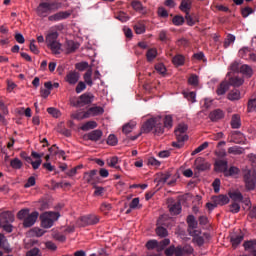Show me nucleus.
Here are the masks:
<instances>
[{
    "label": "nucleus",
    "instance_id": "nucleus-30",
    "mask_svg": "<svg viewBox=\"0 0 256 256\" xmlns=\"http://www.w3.org/2000/svg\"><path fill=\"white\" fill-rule=\"evenodd\" d=\"M228 99L229 101H239V99H241V91L233 89L228 93Z\"/></svg>",
    "mask_w": 256,
    "mask_h": 256
},
{
    "label": "nucleus",
    "instance_id": "nucleus-46",
    "mask_svg": "<svg viewBox=\"0 0 256 256\" xmlns=\"http://www.w3.org/2000/svg\"><path fill=\"white\" fill-rule=\"evenodd\" d=\"M171 243V240L169 238H165L164 240L158 242V253H161V251L165 250V247H167Z\"/></svg>",
    "mask_w": 256,
    "mask_h": 256
},
{
    "label": "nucleus",
    "instance_id": "nucleus-64",
    "mask_svg": "<svg viewBox=\"0 0 256 256\" xmlns=\"http://www.w3.org/2000/svg\"><path fill=\"white\" fill-rule=\"evenodd\" d=\"M184 96L189 100L191 101V103H195V98L197 97V95L195 94V92H187V93H184Z\"/></svg>",
    "mask_w": 256,
    "mask_h": 256
},
{
    "label": "nucleus",
    "instance_id": "nucleus-9",
    "mask_svg": "<svg viewBox=\"0 0 256 256\" xmlns=\"http://www.w3.org/2000/svg\"><path fill=\"white\" fill-rule=\"evenodd\" d=\"M194 251L195 250L193 249V247L189 244H186L184 246H177L176 256L193 255Z\"/></svg>",
    "mask_w": 256,
    "mask_h": 256
},
{
    "label": "nucleus",
    "instance_id": "nucleus-47",
    "mask_svg": "<svg viewBox=\"0 0 256 256\" xmlns=\"http://www.w3.org/2000/svg\"><path fill=\"white\" fill-rule=\"evenodd\" d=\"M10 167H12V169H21V167H23V162H21L19 158H14L10 161Z\"/></svg>",
    "mask_w": 256,
    "mask_h": 256
},
{
    "label": "nucleus",
    "instance_id": "nucleus-60",
    "mask_svg": "<svg viewBox=\"0 0 256 256\" xmlns=\"http://www.w3.org/2000/svg\"><path fill=\"white\" fill-rule=\"evenodd\" d=\"M29 215V209H22L17 213V217L20 220L25 219Z\"/></svg>",
    "mask_w": 256,
    "mask_h": 256
},
{
    "label": "nucleus",
    "instance_id": "nucleus-37",
    "mask_svg": "<svg viewBox=\"0 0 256 256\" xmlns=\"http://www.w3.org/2000/svg\"><path fill=\"white\" fill-rule=\"evenodd\" d=\"M248 113H256V95L248 100Z\"/></svg>",
    "mask_w": 256,
    "mask_h": 256
},
{
    "label": "nucleus",
    "instance_id": "nucleus-55",
    "mask_svg": "<svg viewBox=\"0 0 256 256\" xmlns=\"http://www.w3.org/2000/svg\"><path fill=\"white\" fill-rule=\"evenodd\" d=\"M116 19H118V21H121V23H127V21L129 20V15H127V13L125 12H119L116 16Z\"/></svg>",
    "mask_w": 256,
    "mask_h": 256
},
{
    "label": "nucleus",
    "instance_id": "nucleus-58",
    "mask_svg": "<svg viewBox=\"0 0 256 256\" xmlns=\"http://www.w3.org/2000/svg\"><path fill=\"white\" fill-rule=\"evenodd\" d=\"M230 213H239L241 211V206L237 202H233L230 206Z\"/></svg>",
    "mask_w": 256,
    "mask_h": 256
},
{
    "label": "nucleus",
    "instance_id": "nucleus-52",
    "mask_svg": "<svg viewBox=\"0 0 256 256\" xmlns=\"http://www.w3.org/2000/svg\"><path fill=\"white\" fill-rule=\"evenodd\" d=\"M185 19L187 21V25H189L190 27H193V25H195L197 23V17H193L189 14V12L186 14Z\"/></svg>",
    "mask_w": 256,
    "mask_h": 256
},
{
    "label": "nucleus",
    "instance_id": "nucleus-16",
    "mask_svg": "<svg viewBox=\"0 0 256 256\" xmlns=\"http://www.w3.org/2000/svg\"><path fill=\"white\" fill-rule=\"evenodd\" d=\"M96 175H97V170H95V169L91 170L90 172H85L84 180L89 185H97V177H95Z\"/></svg>",
    "mask_w": 256,
    "mask_h": 256
},
{
    "label": "nucleus",
    "instance_id": "nucleus-18",
    "mask_svg": "<svg viewBox=\"0 0 256 256\" xmlns=\"http://www.w3.org/2000/svg\"><path fill=\"white\" fill-rule=\"evenodd\" d=\"M101 137H103V131H101L100 129H96L91 131L90 133L87 134V139L89 141H99L101 140Z\"/></svg>",
    "mask_w": 256,
    "mask_h": 256
},
{
    "label": "nucleus",
    "instance_id": "nucleus-33",
    "mask_svg": "<svg viewBox=\"0 0 256 256\" xmlns=\"http://www.w3.org/2000/svg\"><path fill=\"white\" fill-rule=\"evenodd\" d=\"M243 246L245 251H250V253H252L253 251H256V240L246 241Z\"/></svg>",
    "mask_w": 256,
    "mask_h": 256
},
{
    "label": "nucleus",
    "instance_id": "nucleus-32",
    "mask_svg": "<svg viewBox=\"0 0 256 256\" xmlns=\"http://www.w3.org/2000/svg\"><path fill=\"white\" fill-rule=\"evenodd\" d=\"M161 118H156V124L154 126V135H163L164 133V127L163 124L160 123Z\"/></svg>",
    "mask_w": 256,
    "mask_h": 256
},
{
    "label": "nucleus",
    "instance_id": "nucleus-35",
    "mask_svg": "<svg viewBox=\"0 0 256 256\" xmlns=\"http://www.w3.org/2000/svg\"><path fill=\"white\" fill-rule=\"evenodd\" d=\"M92 76H93V70L90 68L84 74V81L87 85H89V87H93V80L91 78Z\"/></svg>",
    "mask_w": 256,
    "mask_h": 256
},
{
    "label": "nucleus",
    "instance_id": "nucleus-38",
    "mask_svg": "<svg viewBox=\"0 0 256 256\" xmlns=\"http://www.w3.org/2000/svg\"><path fill=\"white\" fill-rule=\"evenodd\" d=\"M169 210L172 215H179L181 213V202H175L170 206Z\"/></svg>",
    "mask_w": 256,
    "mask_h": 256
},
{
    "label": "nucleus",
    "instance_id": "nucleus-45",
    "mask_svg": "<svg viewBox=\"0 0 256 256\" xmlns=\"http://www.w3.org/2000/svg\"><path fill=\"white\" fill-rule=\"evenodd\" d=\"M145 24L142 22H138L136 25H134V30L137 35H142V33H145Z\"/></svg>",
    "mask_w": 256,
    "mask_h": 256
},
{
    "label": "nucleus",
    "instance_id": "nucleus-26",
    "mask_svg": "<svg viewBox=\"0 0 256 256\" xmlns=\"http://www.w3.org/2000/svg\"><path fill=\"white\" fill-rule=\"evenodd\" d=\"M49 49L52 51L53 55H61L63 49L61 48V43L54 42L53 44L48 45Z\"/></svg>",
    "mask_w": 256,
    "mask_h": 256
},
{
    "label": "nucleus",
    "instance_id": "nucleus-11",
    "mask_svg": "<svg viewBox=\"0 0 256 256\" xmlns=\"http://www.w3.org/2000/svg\"><path fill=\"white\" fill-rule=\"evenodd\" d=\"M39 218V212L34 211L29 214L23 221L24 227H33L35 225L37 219Z\"/></svg>",
    "mask_w": 256,
    "mask_h": 256
},
{
    "label": "nucleus",
    "instance_id": "nucleus-7",
    "mask_svg": "<svg viewBox=\"0 0 256 256\" xmlns=\"http://www.w3.org/2000/svg\"><path fill=\"white\" fill-rule=\"evenodd\" d=\"M79 79H81V74L77 71H69L65 77V81L68 85H77Z\"/></svg>",
    "mask_w": 256,
    "mask_h": 256
},
{
    "label": "nucleus",
    "instance_id": "nucleus-29",
    "mask_svg": "<svg viewBox=\"0 0 256 256\" xmlns=\"http://www.w3.org/2000/svg\"><path fill=\"white\" fill-rule=\"evenodd\" d=\"M229 82H221L220 85L218 86L216 93L217 95H225V93H227V91H229Z\"/></svg>",
    "mask_w": 256,
    "mask_h": 256
},
{
    "label": "nucleus",
    "instance_id": "nucleus-10",
    "mask_svg": "<svg viewBox=\"0 0 256 256\" xmlns=\"http://www.w3.org/2000/svg\"><path fill=\"white\" fill-rule=\"evenodd\" d=\"M105 113V109L101 106H92L85 112V117H97L99 115H103Z\"/></svg>",
    "mask_w": 256,
    "mask_h": 256
},
{
    "label": "nucleus",
    "instance_id": "nucleus-51",
    "mask_svg": "<svg viewBox=\"0 0 256 256\" xmlns=\"http://www.w3.org/2000/svg\"><path fill=\"white\" fill-rule=\"evenodd\" d=\"M225 177H232V175H239V168L232 166L229 170H226Z\"/></svg>",
    "mask_w": 256,
    "mask_h": 256
},
{
    "label": "nucleus",
    "instance_id": "nucleus-24",
    "mask_svg": "<svg viewBox=\"0 0 256 256\" xmlns=\"http://www.w3.org/2000/svg\"><path fill=\"white\" fill-rule=\"evenodd\" d=\"M240 73H242V75H244L248 79L253 77V69L247 64L240 66Z\"/></svg>",
    "mask_w": 256,
    "mask_h": 256
},
{
    "label": "nucleus",
    "instance_id": "nucleus-56",
    "mask_svg": "<svg viewBox=\"0 0 256 256\" xmlns=\"http://www.w3.org/2000/svg\"><path fill=\"white\" fill-rule=\"evenodd\" d=\"M87 89V84H85V82L83 81H80L78 82L76 88H75V91L76 93H83V91H85Z\"/></svg>",
    "mask_w": 256,
    "mask_h": 256
},
{
    "label": "nucleus",
    "instance_id": "nucleus-49",
    "mask_svg": "<svg viewBox=\"0 0 256 256\" xmlns=\"http://www.w3.org/2000/svg\"><path fill=\"white\" fill-rule=\"evenodd\" d=\"M209 147V142H204L200 146H198L194 151H192L191 155H197V153H201V151H205Z\"/></svg>",
    "mask_w": 256,
    "mask_h": 256
},
{
    "label": "nucleus",
    "instance_id": "nucleus-61",
    "mask_svg": "<svg viewBox=\"0 0 256 256\" xmlns=\"http://www.w3.org/2000/svg\"><path fill=\"white\" fill-rule=\"evenodd\" d=\"M107 143H108V145L115 147V145H117V136L110 134L108 136Z\"/></svg>",
    "mask_w": 256,
    "mask_h": 256
},
{
    "label": "nucleus",
    "instance_id": "nucleus-43",
    "mask_svg": "<svg viewBox=\"0 0 256 256\" xmlns=\"http://www.w3.org/2000/svg\"><path fill=\"white\" fill-rule=\"evenodd\" d=\"M228 153L230 155H241V154H243V148H241L239 146H232V147L228 148Z\"/></svg>",
    "mask_w": 256,
    "mask_h": 256
},
{
    "label": "nucleus",
    "instance_id": "nucleus-27",
    "mask_svg": "<svg viewBox=\"0 0 256 256\" xmlns=\"http://www.w3.org/2000/svg\"><path fill=\"white\" fill-rule=\"evenodd\" d=\"M223 117L224 114L221 109H216L209 114L211 121H219V119H223Z\"/></svg>",
    "mask_w": 256,
    "mask_h": 256
},
{
    "label": "nucleus",
    "instance_id": "nucleus-50",
    "mask_svg": "<svg viewBox=\"0 0 256 256\" xmlns=\"http://www.w3.org/2000/svg\"><path fill=\"white\" fill-rule=\"evenodd\" d=\"M172 23L173 25H176L177 27H179L183 25V23H185V18H183V16L176 15L173 17Z\"/></svg>",
    "mask_w": 256,
    "mask_h": 256
},
{
    "label": "nucleus",
    "instance_id": "nucleus-53",
    "mask_svg": "<svg viewBox=\"0 0 256 256\" xmlns=\"http://www.w3.org/2000/svg\"><path fill=\"white\" fill-rule=\"evenodd\" d=\"M189 85H193V87H197L199 85V76L196 74H192L188 79Z\"/></svg>",
    "mask_w": 256,
    "mask_h": 256
},
{
    "label": "nucleus",
    "instance_id": "nucleus-59",
    "mask_svg": "<svg viewBox=\"0 0 256 256\" xmlns=\"http://www.w3.org/2000/svg\"><path fill=\"white\" fill-rule=\"evenodd\" d=\"M35 176H31L28 178L27 182L24 184L25 189H29V187H35Z\"/></svg>",
    "mask_w": 256,
    "mask_h": 256
},
{
    "label": "nucleus",
    "instance_id": "nucleus-13",
    "mask_svg": "<svg viewBox=\"0 0 256 256\" xmlns=\"http://www.w3.org/2000/svg\"><path fill=\"white\" fill-rule=\"evenodd\" d=\"M64 47L66 49L67 55H69L71 53H75V51H77V49L81 47V44L73 40H66V42L64 43Z\"/></svg>",
    "mask_w": 256,
    "mask_h": 256
},
{
    "label": "nucleus",
    "instance_id": "nucleus-44",
    "mask_svg": "<svg viewBox=\"0 0 256 256\" xmlns=\"http://www.w3.org/2000/svg\"><path fill=\"white\" fill-rule=\"evenodd\" d=\"M232 129H239L241 127V120L238 115H233L231 120Z\"/></svg>",
    "mask_w": 256,
    "mask_h": 256
},
{
    "label": "nucleus",
    "instance_id": "nucleus-14",
    "mask_svg": "<svg viewBox=\"0 0 256 256\" xmlns=\"http://www.w3.org/2000/svg\"><path fill=\"white\" fill-rule=\"evenodd\" d=\"M243 239H245V234H243V232L240 233H234L230 236V241L232 243V247L234 249H237V247H239V245H241V242L243 241Z\"/></svg>",
    "mask_w": 256,
    "mask_h": 256
},
{
    "label": "nucleus",
    "instance_id": "nucleus-8",
    "mask_svg": "<svg viewBox=\"0 0 256 256\" xmlns=\"http://www.w3.org/2000/svg\"><path fill=\"white\" fill-rule=\"evenodd\" d=\"M229 162L227 160L218 159L214 163V169L217 173H227Z\"/></svg>",
    "mask_w": 256,
    "mask_h": 256
},
{
    "label": "nucleus",
    "instance_id": "nucleus-25",
    "mask_svg": "<svg viewBox=\"0 0 256 256\" xmlns=\"http://www.w3.org/2000/svg\"><path fill=\"white\" fill-rule=\"evenodd\" d=\"M82 221H85V223H87V225H97V223H99V217L91 214L88 216H84L82 218Z\"/></svg>",
    "mask_w": 256,
    "mask_h": 256
},
{
    "label": "nucleus",
    "instance_id": "nucleus-31",
    "mask_svg": "<svg viewBox=\"0 0 256 256\" xmlns=\"http://www.w3.org/2000/svg\"><path fill=\"white\" fill-rule=\"evenodd\" d=\"M119 163V157L113 156L107 160V165L113 169L121 170V166L117 165Z\"/></svg>",
    "mask_w": 256,
    "mask_h": 256
},
{
    "label": "nucleus",
    "instance_id": "nucleus-6",
    "mask_svg": "<svg viewBox=\"0 0 256 256\" xmlns=\"http://www.w3.org/2000/svg\"><path fill=\"white\" fill-rule=\"evenodd\" d=\"M2 217L3 219H6V224L2 225L3 231L6 233H13V225L9 224V222L13 223L15 221L13 215H11V213H3Z\"/></svg>",
    "mask_w": 256,
    "mask_h": 256
},
{
    "label": "nucleus",
    "instance_id": "nucleus-39",
    "mask_svg": "<svg viewBox=\"0 0 256 256\" xmlns=\"http://www.w3.org/2000/svg\"><path fill=\"white\" fill-rule=\"evenodd\" d=\"M136 125L137 124L135 122L125 124L122 128L123 133H125V135H129V133L135 129Z\"/></svg>",
    "mask_w": 256,
    "mask_h": 256
},
{
    "label": "nucleus",
    "instance_id": "nucleus-36",
    "mask_svg": "<svg viewBox=\"0 0 256 256\" xmlns=\"http://www.w3.org/2000/svg\"><path fill=\"white\" fill-rule=\"evenodd\" d=\"M229 197L232 199V201H234V203L243 202V194H241V192H231L229 193Z\"/></svg>",
    "mask_w": 256,
    "mask_h": 256
},
{
    "label": "nucleus",
    "instance_id": "nucleus-12",
    "mask_svg": "<svg viewBox=\"0 0 256 256\" xmlns=\"http://www.w3.org/2000/svg\"><path fill=\"white\" fill-rule=\"evenodd\" d=\"M157 125V118L148 119L141 127V133H151V130Z\"/></svg>",
    "mask_w": 256,
    "mask_h": 256
},
{
    "label": "nucleus",
    "instance_id": "nucleus-40",
    "mask_svg": "<svg viewBox=\"0 0 256 256\" xmlns=\"http://www.w3.org/2000/svg\"><path fill=\"white\" fill-rule=\"evenodd\" d=\"M97 127V122L95 121H88L84 125H82V131H89L91 129H95Z\"/></svg>",
    "mask_w": 256,
    "mask_h": 256
},
{
    "label": "nucleus",
    "instance_id": "nucleus-28",
    "mask_svg": "<svg viewBox=\"0 0 256 256\" xmlns=\"http://www.w3.org/2000/svg\"><path fill=\"white\" fill-rule=\"evenodd\" d=\"M172 63L176 67H181V66L185 65V56H183L181 54H177L176 56H174L172 58Z\"/></svg>",
    "mask_w": 256,
    "mask_h": 256
},
{
    "label": "nucleus",
    "instance_id": "nucleus-15",
    "mask_svg": "<svg viewBox=\"0 0 256 256\" xmlns=\"http://www.w3.org/2000/svg\"><path fill=\"white\" fill-rule=\"evenodd\" d=\"M69 17H71V14L67 11H60L57 12L54 15H51L48 17V21H63V19H69Z\"/></svg>",
    "mask_w": 256,
    "mask_h": 256
},
{
    "label": "nucleus",
    "instance_id": "nucleus-22",
    "mask_svg": "<svg viewBox=\"0 0 256 256\" xmlns=\"http://www.w3.org/2000/svg\"><path fill=\"white\" fill-rule=\"evenodd\" d=\"M146 247L149 251L153 250V249H156L158 254H149L148 256H159V241L157 240H149L147 243H146Z\"/></svg>",
    "mask_w": 256,
    "mask_h": 256
},
{
    "label": "nucleus",
    "instance_id": "nucleus-19",
    "mask_svg": "<svg viewBox=\"0 0 256 256\" xmlns=\"http://www.w3.org/2000/svg\"><path fill=\"white\" fill-rule=\"evenodd\" d=\"M212 203H216L217 205H220V206L227 205V203H229V198L227 195H223V194L218 196H213Z\"/></svg>",
    "mask_w": 256,
    "mask_h": 256
},
{
    "label": "nucleus",
    "instance_id": "nucleus-34",
    "mask_svg": "<svg viewBox=\"0 0 256 256\" xmlns=\"http://www.w3.org/2000/svg\"><path fill=\"white\" fill-rule=\"evenodd\" d=\"M186 221L188 223L189 229H197L199 222H197V220L195 219V216L188 215Z\"/></svg>",
    "mask_w": 256,
    "mask_h": 256
},
{
    "label": "nucleus",
    "instance_id": "nucleus-1",
    "mask_svg": "<svg viewBox=\"0 0 256 256\" xmlns=\"http://www.w3.org/2000/svg\"><path fill=\"white\" fill-rule=\"evenodd\" d=\"M58 9H61V3L57 1L41 2L36 8V14L38 17L45 18L51 15L53 11H57Z\"/></svg>",
    "mask_w": 256,
    "mask_h": 256
},
{
    "label": "nucleus",
    "instance_id": "nucleus-5",
    "mask_svg": "<svg viewBox=\"0 0 256 256\" xmlns=\"http://www.w3.org/2000/svg\"><path fill=\"white\" fill-rule=\"evenodd\" d=\"M187 125L186 124H179L178 127L175 130V136L177 141H187L189 139V136L185 134L187 132Z\"/></svg>",
    "mask_w": 256,
    "mask_h": 256
},
{
    "label": "nucleus",
    "instance_id": "nucleus-20",
    "mask_svg": "<svg viewBox=\"0 0 256 256\" xmlns=\"http://www.w3.org/2000/svg\"><path fill=\"white\" fill-rule=\"evenodd\" d=\"M243 83H245V79H243V77H239V76H232L229 78L228 84L231 87H241V85H243Z\"/></svg>",
    "mask_w": 256,
    "mask_h": 256
},
{
    "label": "nucleus",
    "instance_id": "nucleus-21",
    "mask_svg": "<svg viewBox=\"0 0 256 256\" xmlns=\"http://www.w3.org/2000/svg\"><path fill=\"white\" fill-rule=\"evenodd\" d=\"M192 5H193L192 0H182L180 3L179 9L186 15L187 13H189L191 11Z\"/></svg>",
    "mask_w": 256,
    "mask_h": 256
},
{
    "label": "nucleus",
    "instance_id": "nucleus-63",
    "mask_svg": "<svg viewBox=\"0 0 256 256\" xmlns=\"http://www.w3.org/2000/svg\"><path fill=\"white\" fill-rule=\"evenodd\" d=\"M75 67L78 71H85V69H87L89 67V63L88 62H80V63H77L75 65Z\"/></svg>",
    "mask_w": 256,
    "mask_h": 256
},
{
    "label": "nucleus",
    "instance_id": "nucleus-42",
    "mask_svg": "<svg viewBox=\"0 0 256 256\" xmlns=\"http://www.w3.org/2000/svg\"><path fill=\"white\" fill-rule=\"evenodd\" d=\"M146 57H147V61L151 63V61H153V59L157 57V49L155 48L149 49L146 53Z\"/></svg>",
    "mask_w": 256,
    "mask_h": 256
},
{
    "label": "nucleus",
    "instance_id": "nucleus-57",
    "mask_svg": "<svg viewBox=\"0 0 256 256\" xmlns=\"http://www.w3.org/2000/svg\"><path fill=\"white\" fill-rule=\"evenodd\" d=\"M47 113H49V115H52V117H55L57 119V117H60L61 112L57 109V108H47Z\"/></svg>",
    "mask_w": 256,
    "mask_h": 256
},
{
    "label": "nucleus",
    "instance_id": "nucleus-54",
    "mask_svg": "<svg viewBox=\"0 0 256 256\" xmlns=\"http://www.w3.org/2000/svg\"><path fill=\"white\" fill-rule=\"evenodd\" d=\"M232 43H235V35L233 34H228L227 38L224 41V47L227 49Z\"/></svg>",
    "mask_w": 256,
    "mask_h": 256
},
{
    "label": "nucleus",
    "instance_id": "nucleus-3",
    "mask_svg": "<svg viewBox=\"0 0 256 256\" xmlns=\"http://www.w3.org/2000/svg\"><path fill=\"white\" fill-rule=\"evenodd\" d=\"M243 181L247 191H253L256 186L255 169H246L243 171Z\"/></svg>",
    "mask_w": 256,
    "mask_h": 256
},
{
    "label": "nucleus",
    "instance_id": "nucleus-48",
    "mask_svg": "<svg viewBox=\"0 0 256 256\" xmlns=\"http://www.w3.org/2000/svg\"><path fill=\"white\" fill-rule=\"evenodd\" d=\"M131 7L132 9H134V11H138V12L143 11V3H141V1L139 0H133L131 2Z\"/></svg>",
    "mask_w": 256,
    "mask_h": 256
},
{
    "label": "nucleus",
    "instance_id": "nucleus-2",
    "mask_svg": "<svg viewBox=\"0 0 256 256\" xmlns=\"http://www.w3.org/2000/svg\"><path fill=\"white\" fill-rule=\"evenodd\" d=\"M61 217L59 212H44L40 216L41 225L44 229H51L54 225L55 221H57Z\"/></svg>",
    "mask_w": 256,
    "mask_h": 256
},
{
    "label": "nucleus",
    "instance_id": "nucleus-4",
    "mask_svg": "<svg viewBox=\"0 0 256 256\" xmlns=\"http://www.w3.org/2000/svg\"><path fill=\"white\" fill-rule=\"evenodd\" d=\"M95 99V96L91 93H84L77 101L72 102L73 107H85V105H91V102Z\"/></svg>",
    "mask_w": 256,
    "mask_h": 256
},
{
    "label": "nucleus",
    "instance_id": "nucleus-23",
    "mask_svg": "<svg viewBox=\"0 0 256 256\" xmlns=\"http://www.w3.org/2000/svg\"><path fill=\"white\" fill-rule=\"evenodd\" d=\"M57 39H59V33L57 31L50 32L46 36V45H52L53 43H57Z\"/></svg>",
    "mask_w": 256,
    "mask_h": 256
},
{
    "label": "nucleus",
    "instance_id": "nucleus-41",
    "mask_svg": "<svg viewBox=\"0 0 256 256\" xmlns=\"http://www.w3.org/2000/svg\"><path fill=\"white\" fill-rule=\"evenodd\" d=\"M156 235H158V237L165 238V237H167V235H169V232L167 231V229L165 227L158 226L156 228Z\"/></svg>",
    "mask_w": 256,
    "mask_h": 256
},
{
    "label": "nucleus",
    "instance_id": "nucleus-62",
    "mask_svg": "<svg viewBox=\"0 0 256 256\" xmlns=\"http://www.w3.org/2000/svg\"><path fill=\"white\" fill-rule=\"evenodd\" d=\"M29 49L34 55H39V48L35 45V40L30 41Z\"/></svg>",
    "mask_w": 256,
    "mask_h": 256
},
{
    "label": "nucleus",
    "instance_id": "nucleus-17",
    "mask_svg": "<svg viewBox=\"0 0 256 256\" xmlns=\"http://www.w3.org/2000/svg\"><path fill=\"white\" fill-rule=\"evenodd\" d=\"M196 169L198 171H207L210 169L211 165L205 161L203 158H198L195 160Z\"/></svg>",
    "mask_w": 256,
    "mask_h": 256
}]
</instances>
